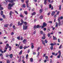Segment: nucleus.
Returning <instances> with one entry per match:
<instances>
[{
    "label": "nucleus",
    "instance_id": "1",
    "mask_svg": "<svg viewBox=\"0 0 63 63\" xmlns=\"http://www.w3.org/2000/svg\"><path fill=\"white\" fill-rule=\"evenodd\" d=\"M15 3H12V4H8V9H9V10H11L12 9V8L11 7H12L13 6V5H15Z\"/></svg>",
    "mask_w": 63,
    "mask_h": 63
},
{
    "label": "nucleus",
    "instance_id": "2",
    "mask_svg": "<svg viewBox=\"0 0 63 63\" xmlns=\"http://www.w3.org/2000/svg\"><path fill=\"white\" fill-rule=\"evenodd\" d=\"M47 25V24L45 22H44L43 24V26L41 28H44V27H46Z\"/></svg>",
    "mask_w": 63,
    "mask_h": 63
},
{
    "label": "nucleus",
    "instance_id": "3",
    "mask_svg": "<svg viewBox=\"0 0 63 63\" xmlns=\"http://www.w3.org/2000/svg\"><path fill=\"white\" fill-rule=\"evenodd\" d=\"M26 3L27 4V8H28L29 7V6H28V3H29V0H26Z\"/></svg>",
    "mask_w": 63,
    "mask_h": 63
},
{
    "label": "nucleus",
    "instance_id": "4",
    "mask_svg": "<svg viewBox=\"0 0 63 63\" xmlns=\"http://www.w3.org/2000/svg\"><path fill=\"white\" fill-rule=\"evenodd\" d=\"M27 26H25L24 25H23V30H26L27 29Z\"/></svg>",
    "mask_w": 63,
    "mask_h": 63
},
{
    "label": "nucleus",
    "instance_id": "5",
    "mask_svg": "<svg viewBox=\"0 0 63 63\" xmlns=\"http://www.w3.org/2000/svg\"><path fill=\"white\" fill-rule=\"evenodd\" d=\"M22 42L23 44H25L27 42V40L26 39H25L23 40Z\"/></svg>",
    "mask_w": 63,
    "mask_h": 63
},
{
    "label": "nucleus",
    "instance_id": "6",
    "mask_svg": "<svg viewBox=\"0 0 63 63\" xmlns=\"http://www.w3.org/2000/svg\"><path fill=\"white\" fill-rule=\"evenodd\" d=\"M41 42H42V43L43 45H44V46H46V45L45 44V41H44V40H41Z\"/></svg>",
    "mask_w": 63,
    "mask_h": 63
},
{
    "label": "nucleus",
    "instance_id": "7",
    "mask_svg": "<svg viewBox=\"0 0 63 63\" xmlns=\"http://www.w3.org/2000/svg\"><path fill=\"white\" fill-rule=\"evenodd\" d=\"M55 14V11H53L51 14V15L52 16H53Z\"/></svg>",
    "mask_w": 63,
    "mask_h": 63
},
{
    "label": "nucleus",
    "instance_id": "8",
    "mask_svg": "<svg viewBox=\"0 0 63 63\" xmlns=\"http://www.w3.org/2000/svg\"><path fill=\"white\" fill-rule=\"evenodd\" d=\"M22 25V23H20V22H18V26H21V25Z\"/></svg>",
    "mask_w": 63,
    "mask_h": 63
},
{
    "label": "nucleus",
    "instance_id": "9",
    "mask_svg": "<svg viewBox=\"0 0 63 63\" xmlns=\"http://www.w3.org/2000/svg\"><path fill=\"white\" fill-rule=\"evenodd\" d=\"M56 43H54V44H53V43H52L51 44H50V45L51 46H52L53 47V46H54V45H56Z\"/></svg>",
    "mask_w": 63,
    "mask_h": 63
},
{
    "label": "nucleus",
    "instance_id": "10",
    "mask_svg": "<svg viewBox=\"0 0 63 63\" xmlns=\"http://www.w3.org/2000/svg\"><path fill=\"white\" fill-rule=\"evenodd\" d=\"M40 27H41V26H40V25H37L36 27V29H37V28H40Z\"/></svg>",
    "mask_w": 63,
    "mask_h": 63
},
{
    "label": "nucleus",
    "instance_id": "11",
    "mask_svg": "<svg viewBox=\"0 0 63 63\" xmlns=\"http://www.w3.org/2000/svg\"><path fill=\"white\" fill-rule=\"evenodd\" d=\"M8 26L9 25L8 24H6L4 25V27L7 28Z\"/></svg>",
    "mask_w": 63,
    "mask_h": 63
},
{
    "label": "nucleus",
    "instance_id": "12",
    "mask_svg": "<svg viewBox=\"0 0 63 63\" xmlns=\"http://www.w3.org/2000/svg\"><path fill=\"white\" fill-rule=\"evenodd\" d=\"M52 55H55V56H56V55H57V53L56 54L55 53L53 52L52 53Z\"/></svg>",
    "mask_w": 63,
    "mask_h": 63
},
{
    "label": "nucleus",
    "instance_id": "13",
    "mask_svg": "<svg viewBox=\"0 0 63 63\" xmlns=\"http://www.w3.org/2000/svg\"><path fill=\"white\" fill-rule=\"evenodd\" d=\"M31 45H32V46H31V48H32V49H33V48H34V46L33 45V43H32L31 44Z\"/></svg>",
    "mask_w": 63,
    "mask_h": 63
},
{
    "label": "nucleus",
    "instance_id": "14",
    "mask_svg": "<svg viewBox=\"0 0 63 63\" xmlns=\"http://www.w3.org/2000/svg\"><path fill=\"white\" fill-rule=\"evenodd\" d=\"M45 58H46V60L48 61V56H46Z\"/></svg>",
    "mask_w": 63,
    "mask_h": 63
},
{
    "label": "nucleus",
    "instance_id": "15",
    "mask_svg": "<svg viewBox=\"0 0 63 63\" xmlns=\"http://www.w3.org/2000/svg\"><path fill=\"white\" fill-rule=\"evenodd\" d=\"M53 40H57V38L55 37V36H53Z\"/></svg>",
    "mask_w": 63,
    "mask_h": 63
},
{
    "label": "nucleus",
    "instance_id": "16",
    "mask_svg": "<svg viewBox=\"0 0 63 63\" xmlns=\"http://www.w3.org/2000/svg\"><path fill=\"white\" fill-rule=\"evenodd\" d=\"M28 47H29V46L28 47H27L26 46H25L23 47L24 49H26V48H28Z\"/></svg>",
    "mask_w": 63,
    "mask_h": 63
},
{
    "label": "nucleus",
    "instance_id": "17",
    "mask_svg": "<svg viewBox=\"0 0 63 63\" xmlns=\"http://www.w3.org/2000/svg\"><path fill=\"white\" fill-rule=\"evenodd\" d=\"M50 49L51 50H53V47L52 46H51L50 47Z\"/></svg>",
    "mask_w": 63,
    "mask_h": 63
},
{
    "label": "nucleus",
    "instance_id": "18",
    "mask_svg": "<svg viewBox=\"0 0 63 63\" xmlns=\"http://www.w3.org/2000/svg\"><path fill=\"white\" fill-rule=\"evenodd\" d=\"M13 54H11L9 56L10 58H13Z\"/></svg>",
    "mask_w": 63,
    "mask_h": 63
},
{
    "label": "nucleus",
    "instance_id": "19",
    "mask_svg": "<svg viewBox=\"0 0 63 63\" xmlns=\"http://www.w3.org/2000/svg\"><path fill=\"white\" fill-rule=\"evenodd\" d=\"M22 50H21L19 52V55H21V54H22Z\"/></svg>",
    "mask_w": 63,
    "mask_h": 63
},
{
    "label": "nucleus",
    "instance_id": "20",
    "mask_svg": "<svg viewBox=\"0 0 63 63\" xmlns=\"http://www.w3.org/2000/svg\"><path fill=\"white\" fill-rule=\"evenodd\" d=\"M59 10H61V5H59Z\"/></svg>",
    "mask_w": 63,
    "mask_h": 63
},
{
    "label": "nucleus",
    "instance_id": "21",
    "mask_svg": "<svg viewBox=\"0 0 63 63\" xmlns=\"http://www.w3.org/2000/svg\"><path fill=\"white\" fill-rule=\"evenodd\" d=\"M56 25L55 26V27L57 28V27H58V24L57 22H56Z\"/></svg>",
    "mask_w": 63,
    "mask_h": 63
},
{
    "label": "nucleus",
    "instance_id": "22",
    "mask_svg": "<svg viewBox=\"0 0 63 63\" xmlns=\"http://www.w3.org/2000/svg\"><path fill=\"white\" fill-rule=\"evenodd\" d=\"M43 18V16H40L39 17V18L40 19H42Z\"/></svg>",
    "mask_w": 63,
    "mask_h": 63
},
{
    "label": "nucleus",
    "instance_id": "23",
    "mask_svg": "<svg viewBox=\"0 0 63 63\" xmlns=\"http://www.w3.org/2000/svg\"><path fill=\"white\" fill-rule=\"evenodd\" d=\"M30 61L31 62H33V58H31L30 59Z\"/></svg>",
    "mask_w": 63,
    "mask_h": 63
},
{
    "label": "nucleus",
    "instance_id": "24",
    "mask_svg": "<svg viewBox=\"0 0 63 63\" xmlns=\"http://www.w3.org/2000/svg\"><path fill=\"white\" fill-rule=\"evenodd\" d=\"M21 56H20V59L19 60H18V62H20L21 61V60H20V59H21Z\"/></svg>",
    "mask_w": 63,
    "mask_h": 63
},
{
    "label": "nucleus",
    "instance_id": "25",
    "mask_svg": "<svg viewBox=\"0 0 63 63\" xmlns=\"http://www.w3.org/2000/svg\"><path fill=\"white\" fill-rule=\"evenodd\" d=\"M12 11H10L9 13V15H10V17H11L12 16Z\"/></svg>",
    "mask_w": 63,
    "mask_h": 63
},
{
    "label": "nucleus",
    "instance_id": "26",
    "mask_svg": "<svg viewBox=\"0 0 63 63\" xmlns=\"http://www.w3.org/2000/svg\"><path fill=\"white\" fill-rule=\"evenodd\" d=\"M47 0H45L44 2V4H45V5H46V4H47Z\"/></svg>",
    "mask_w": 63,
    "mask_h": 63
},
{
    "label": "nucleus",
    "instance_id": "27",
    "mask_svg": "<svg viewBox=\"0 0 63 63\" xmlns=\"http://www.w3.org/2000/svg\"><path fill=\"white\" fill-rule=\"evenodd\" d=\"M49 9H51V7H52V6H51V4H49Z\"/></svg>",
    "mask_w": 63,
    "mask_h": 63
},
{
    "label": "nucleus",
    "instance_id": "28",
    "mask_svg": "<svg viewBox=\"0 0 63 63\" xmlns=\"http://www.w3.org/2000/svg\"><path fill=\"white\" fill-rule=\"evenodd\" d=\"M24 13L25 14V15H27L28 14V13H27V11H24Z\"/></svg>",
    "mask_w": 63,
    "mask_h": 63
},
{
    "label": "nucleus",
    "instance_id": "29",
    "mask_svg": "<svg viewBox=\"0 0 63 63\" xmlns=\"http://www.w3.org/2000/svg\"><path fill=\"white\" fill-rule=\"evenodd\" d=\"M2 16L3 18L4 19L5 18H6V16H5L4 15H2Z\"/></svg>",
    "mask_w": 63,
    "mask_h": 63
},
{
    "label": "nucleus",
    "instance_id": "30",
    "mask_svg": "<svg viewBox=\"0 0 63 63\" xmlns=\"http://www.w3.org/2000/svg\"><path fill=\"white\" fill-rule=\"evenodd\" d=\"M39 54H40V52H38V55H37V57H39Z\"/></svg>",
    "mask_w": 63,
    "mask_h": 63
},
{
    "label": "nucleus",
    "instance_id": "31",
    "mask_svg": "<svg viewBox=\"0 0 63 63\" xmlns=\"http://www.w3.org/2000/svg\"><path fill=\"white\" fill-rule=\"evenodd\" d=\"M8 48H10L9 49V51H11V49L12 48H11V47L10 46H9V47H8Z\"/></svg>",
    "mask_w": 63,
    "mask_h": 63
},
{
    "label": "nucleus",
    "instance_id": "32",
    "mask_svg": "<svg viewBox=\"0 0 63 63\" xmlns=\"http://www.w3.org/2000/svg\"><path fill=\"white\" fill-rule=\"evenodd\" d=\"M7 63H10V60H7Z\"/></svg>",
    "mask_w": 63,
    "mask_h": 63
},
{
    "label": "nucleus",
    "instance_id": "33",
    "mask_svg": "<svg viewBox=\"0 0 63 63\" xmlns=\"http://www.w3.org/2000/svg\"><path fill=\"white\" fill-rule=\"evenodd\" d=\"M43 12V10L42 9H40L39 10V13H42Z\"/></svg>",
    "mask_w": 63,
    "mask_h": 63
},
{
    "label": "nucleus",
    "instance_id": "34",
    "mask_svg": "<svg viewBox=\"0 0 63 63\" xmlns=\"http://www.w3.org/2000/svg\"><path fill=\"white\" fill-rule=\"evenodd\" d=\"M46 38V37L45 36H43L42 37V39H43V40H44V39H45Z\"/></svg>",
    "mask_w": 63,
    "mask_h": 63
},
{
    "label": "nucleus",
    "instance_id": "35",
    "mask_svg": "<svg viewBox=\"0 0 63 63\" xmlns=\"http://www.w3.org/2000/svg\"><path fill=\"white\" fill-rule=\"evenodd\" d=\"M36 14V13L35 12H34L33 13H32V16H34V15H35Z\"/></svg>",
    "mask_w": 63,
    "mask_h": 63
},
{
    "label": "nucleus",
    "instance_id": "36",
    "mask_svg": "<svg viewBox=\"0 0 63 63\" xmlns=\"http://www.w3.org/2000/svg\"><path fill=\"white\" fill-rule=\"evenodd\" d=\"M20 17H24V16H23L21 15H20Z\"/></svg>",
    "mask_w": 63,
    "mask_h": 63
},
{
    "label": "nucleus",
    "instance_id": "37",
    "mask_svg": "<svg viewBox=\"0 0 63 63\" xmlns=\"http://www.w3.org/2000/svg\"><path fill=\"white\" fill-rule=\"evenodd\" d=\"M13 28L14 29H15L16 28L15 27V26L14 25L13 27Z\"/></svg>",
    "mask_w": 63,
    "mask_h": 63
},
{
    "label": "nucleus",
    "instance_id": "38",
    "mask_svg": "<svg viewBox=\"0 0 63 63\" xmlns=\"http://www.w3.org/2000/svg\"><path fill=\"white\" fill-rule=\"evenodd\" d=\"M36 25H34L33 27V29H34V30H35V29H36Z\"/></svg>",
    "mask_w": 63,
    "mask_h": 63
},
{
    "label": "nucleus",
    "instance_id": "39",
    "mask_svg": "<svg viewBox=\"0 0 63 63\" xmlns=\"http://www.w3.org/2000/svg\"><path fill=\"white\" fill-rule=\"evenodd\" d=\"M51 28H52L53 30H54V29H55V28H54L53 26H52L51 27Z\"/></svg>",
    "mask_w": 63,
    "mask_h": 63
},
{
    "label": "nucleus",
    "instance_id": "40",
    "mask_svg": "<svg viewBox=\"0 0 63 63\" xmlns=\"http://www.w3.org/2000/svg\"><path fill=\"white\" fill-rule=\"evenodd\" d=\"M17 38L18 40H20V37L18 36L17 37Z\"/></svg>",
    "mask_w": 63,
    "mask_h": 63
},
{
    "label": "nucleus",
    "instance_id": "41",
    "mask_svg": "<svg viewBox=\"0 0 63 63\" xmlns=\"http://www.w3.org/2000/svg\"><path fill=\"white\" fill-rule=\"evenodd\" d=\"M61 47H62V44L59 47V48L61 49Z\"/></svg>",
    "mask_w": 63,
    "mask_h": 63
},
{
    "label": "nucleus",
    "instance_id": "42",
    "mask_svg": "<svg viewBox=\"0 0 63 63\" xmlns=\"http://www.w3.org/2000/svg\"><path fill=\"white\" fill-rule=\"evenodd\" d=\"M28 54H27L26 56V59H27L28 58Z\"/></svg>",
    "mask_w": 63,
    "mask_h": 63
},
{
    "label": "nucleus",
    "instance_id": "43",
    "mask_svg": "<svg viewBox=\"0 0 63 63\" xmlns=\"http://www.w3.org/2000/svg\"><path fill=\"white\" fill-rule=\"evenodd\" d=\"M24 24H25V26H26V25H27V23L26 22H24Z\"/></svg>",
    "mask_w": 63,
    "mask_h": 63
},
{
    "label": "nucleus",
    "instance_id": "44",
    "mask_svg": "<svg viewBox=\"0 0 63 63\" xmlns=\"http://www.w3.org/2000/svg\"><path fill=\"white\" fill-rule=\"evenodd\" d=\"M3 9H4V8L3 7H1L0 8V10H3Z\"/></svg>",
    "mask_w": 63,
    "mask_h": 63
},
{
    "label": "nucleus",
    "instance_id": "45",
    "mask_svg": "<svg viewBox=\"0 0 63 63\" xmlns=\"http://www.w3.org/2000/svg\"><path fill=\"white\" fill-rule=\"evenodd\" d=\"M44 41L45 43H46V44H47V42H48L46 40H45Z\"/></svg>",
    "mask_w": 63,
    "mask_h": 63
},
{
    "label": "nucleus",
    "instance_id": "46",
    "mask_svg": "<svg viewBox=\"0 0 63 63\" xmlns=\"http://www.w3.org/2000/svg\"><path fill=\"white\" fill-rule=\"evenodd\" d=\"M3 14V11H1V12L0 13V15H2Z\"/></svg>",
    "mask_w": 63,
    "mask_h": 63
},
{
    "label": "nucleus",
    "instance_id": "47",
    "mask_svg": "<svg viewBox=\"0 0 63 63\" xmlns=\"http://www.w3.org/2000/svg\"><path fill=\"white\" fill-rule=\"evenodd\" d=\"M47 54L46 53H45V54H44L43 55V57H45V56H46V55Z\"/></svg>",
    "mask_w": 63,
    "mask_h": 63
},
{
    "label": "nucleus",
    "instance_id": "48",
    "mask_svg": "<svg viewBox=\"0 0 63 63\" xmlns=\"http://www.w3.org/2000/svg\"><path fill=\"white\" fill-rule=\"evenodd\" d=\"M23 37H21L20 39V40H21V41L22 40H23Z\"/></svg>",
    "mask_w": 63,
    "mask_h": 63
},
{
    "label": "nucleus",
    "instance_id": "49",
    "mask_svg": "<svg viewBox=\"0 0 63 63\" xmlns=\"http://www.w3.org/2000/svg\"><path fill=\"white\" fill-rule=\"evenodd\" d=\"M60 55L59 54V55L58 56L57 58H60Z\"/></svg>",
    "mask_w": 63,
    "mask_h": 63
},
{
    "label": "nucleus",
    "instance_id": "50",
    "mask_svg": "<svg viewBox=\"0 0 63 63\" xmlns=\"http://www.w3.org/2000/svg\"><path fill=\"white\" fill-rule=\"evenodd\" d=\"M58 53H59V55H61V51H59L58 52Z\"/></svg>",
    "mask_w": 63,
    "mask_h": 63
},
{
    "label": "nucleus",
    "instance_id": "51",
    "mask_svg": "<svg viewBox=\"0 0 63 63\" xmlns=\"http://www.w3.org/2000/svg\"><path fill=\"white\" fill-rule=\"evenodd\" d=\"M58 25L59 26H60V25H61V22H59Z\"/></svg>",
    "mask_w": 63,
    "mask_h": 63
},
{
    "label": "nucleus",
    "instance_id": "52",
    "mask_svg": "<svg viewBox=\"0 0 63 63\" xmlns=\"http://www.w3.org/2000/svg\"><path fill=\"white\" fill-rule=\"evenodd\" d=\"M63 17L62 16H61V17L60 18V19H61V20H62L63 19Z\"/></svg>",
    "mask_w": 63,
    "mask_h": 63
},
{
    "label": "nucleus",
    "instance_id": "53",
    "mask_svg": "<svg viewBox=\"0 0 63 63\" xmlns=\"http://www.w3.org/2000/svg\"><path fill=\"white\" fill-rule=\"evenodd\" d=\"M40 34H42L43 33V32L42 31H40Z\"/></svg>",
    "mask_w": 63,
    "mask_h": 63
},
{
    "label": "nucleus",
    "instance_id": "54",
    "mask_svg": "<svg viewBox=\"0 0 63 63\" xmlns=\"http://www.w3.org/2000/svg\"><path fill=\"white\" fill-rule=\"evenodd\" d=\"M6 47H9V44H6Z\"/></svg>",
    "mask_w": 63,
    "mask_h": 63
},
{
    "label": "nucleus",
    "instance_id": "55",
    "mask_svg": "<svg viewBox=\"0 0 63 63\" xmlns=\"http://www.w3.org/2000/svg\"><path fill=\"white\" fill-rule=\"evenodd\" d=\"M12 25H13V24H12V23H11L10 24V27H12Z\"/></svg>",
    "mask_w": 63,
    "mask_h": 63
},
{
    "label": "nucleus",
    "instance_id": "56",
    "mask_svg": "<svg viewBox=\"0 0 63 63\" xmlns=\"http://www.w3.org/2000/svg\"><path fill=\"white\" fill-rule=\"evenodd\" d=\"M0 56H1V57H2V56H3V54L0 53Z\"/></svg>",
    "mask_w": 63,
    "mask_h": 63
},
{
    "label": "nucleus",
    "instance_id": "57",
    "mask_svg": "<svg viewBox=\"0 0 63 63\" xmlns=\"http://www.w3.org/2000/svg\"><path fill=\"white\" fill-rule=\"evenodd\" d=\"M8 47L6 46L5 47V49H6V50H7V49L8 48Z\"/></svg>",
    "mask_w": 63,
    "mask_h": 63
},
{
    "label": "nucleus",
    "instance_id": "58",
    "mask_svg": "<svg viewBox=\"0 0 63 63\" xmlns=\"http://www.w3.org/2000/svg\"><path fill=\"white\" fill-rule=\"evenodd\" d=\"M21 21L22 22L21 23H22V24L23 23V21L22 20H21Z\"/></svg>",
    "mask_w": 63,
    "mask_h": 63
},
{
    "label": "nucleus",
    "instance_id": "59",
    "mask_svg": "<svg viewBox=\"0 0 63 63\" xmlns=\"http://www.w3.org/2000/svg\"><path fill=\"white\" fill-rule=\"evenodd\" d=\"M8 56H9V54L6 55V57H8Z\"/></svg>",
    "mask_w": 63,
    "mask_h": 63
},
{
    "label": "nucleus",
    "instance_id": "60",
    "mask_svg": "<svg viewBox=\"0 0 63 63\" xmlns=\"http://www.w3.org/2000/svg\"><path fill=\"white\" fill-rule=\"evenodd\" d=\"M20 49H22V47L21 46L20 47Z\"/></svg>",
    "mask_w": 63,
    "mask_h": 63
},
{
    "label": "nucleus",
    "instance_id": "61",
    "mask_svg": "<svg viewBox=\"0 0 63 63\" xmlns=\"http://www.w3.org/2000/svg\"><path fill=\"white\" fill-rule=\"evenodd\" d=\"M23 7L24 8H25V5L23 4Z\"/></svg>",
    "mask_w": 63,
    "mask_h": 63
},
{
    "label": "nucleus",
    "instance_id": "62",
    "mask_svg": "<svg viewBox=\"0 0 63 63\" xmlns=\"http://www.w3.org/2000/svg\"><path fill=\"white\" fill-rule=\"evenodd\" d=\"M30 10H31V8L30 7L29 8V11H30Z\"/></svg>",
    "mask_w": 63,
    "mask_h": 63
},
{
    "label": "nucleus",
    "instance_id": "63",
    "mask_svg": "<svg viewBox=\"0 0 63 63\" xmlns=\"http://www.w3.org/2000/svg\"><path fill=\"white\" fill-rule=\"evenodd\" d=\"M49 23H50L51 24L52 23V22L51 21H49Z\"/></svg>",
    "mask_w": 63,
    "mask_h": 63
},
{
    "label": "nucleus",
    "instance_id": "64",
    "mask_svg": "<svg viewBox=\"0 0 63 63\" xmlns=\"http://www.w3.org/2000/svg\"><path fill=\"white\" fill-rule=\"evenodd\" d=\"M58 21L59 22H60V19H59V18H58Z\"/></svg>",
    "mask_w": 63,
    "mask_h": 63
}]
</instances>
